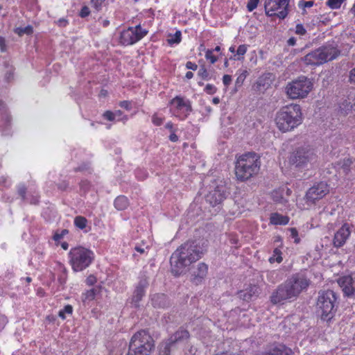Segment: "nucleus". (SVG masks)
Listing matches in <instances>:
<instances>
[{
  "instance_id": "1",
  "label": "nucleus",
  "mask_w": 355,
  "mask_h": 355,
  "mask_svg": "<svg viewBox=\"0 0 355 355\" xmlns=\"http://www.w3.org/2000/svg\"><path fill=\"white\" fill-rule=\"evenodd\" d=\"M202 252L193 242H187L178 248L171 257V272L175 276L185 272L189 266L198 260Z\"/></svg>"
},
{
  "instance_id": "2",
  "label": "nucleus",
  "mask_w": 355,
  "mask_h": 355,
  "mask_svg": "<svg viewBox=\"0 0 355 355\" xmlns=\"http://www.w3.org/2000/svg\"><path fill=\"white\" fill-rule=\"evenodd\" d=\"M275 121L280 131L287 132L293 130L303 121L300 106L292 103L282 107L276 113Z\"/></svg>"
},
{
  "instance_id": "3",
  "label": "nucleus",
  "mask_w": 355,
  "mask_h": 355,
  "mask_svg": "<svg viewBox=\"0 0 355 355\" xmlns=\"http://www.w3.org/2000/svg\"><path fill=\"white\" fill-rule=\"evenodd\" d=\"M260 166V157L256 153L243 154L237 158L236 162V177L240 181H246L259 173Z\"/></svg>"
},
{
  "instance_id": "4",
  "label": "nucleus",
  "mask_w": 355,
  "mask_h": 355,
  "mask_svg": "<svg viewBox=\"0 0 355 355\" xmlns=\"http://www.w3.org/2000/svg\"><path fill=\"white\" fill-rule=\"evenodd\" d=\"M153 348L151 336L146 330H141L132 336L127 355H149Z\"/></svg>"
},
{
  "instance_id": "5",
  "label": "nucleus",
  "mask_w": 355,
  "mask_h": 355,
  "mask_svg": "<svg viewBox=\"0 0 355 355\" xmlns=\"http://www.w3.org/2000/svg\"><path fill=\"white\" fill-rule=\"evenodd\" d=\"M94 259V252L82 246L73 248L69 252V263L75 272L83 271L89 267Z\"/></svg>"
},
{
  "instance_id": "6",
  "label": "nucleus",
  "mask_w": 355,
  "mask_h": 355,
  "mask_svg": "<svg viewBox=\"0 0 355 355\" xmlns=\"http://www.w3.org/2000/svg\"><path fill=\"white\" fill-rule=\"evenodd\" d=\"M336 296L334 291L328 290L320 293L316 304V313L324 321H329L335 313Z\"/></svg>"
},
{
  "instance_id": "7",
  "label": "nucleus",
  "mask_w": 355,
  "mask_h": 355,
  "mask_svg": "<svg viewBox=\"0 0 355 355\" xmlns=\"http://www.w3.org/2000/svg\"><path fill=\"white\" fill-rule=\"evenodd\" d=\"M316 160L315 150L309 146L296 148L291 153L288 163L291 166L298 169L306 168Z\"/></svg>"
},
{
  "instance_id": "8",
  "label": "nucleus",
  "mask_w": 355,
  "mask_h": 355,
  "mask_svg": "<svg viewBox=\"0 0 355 355\" xmlns=\"http://www.w3.org/2000/svg\"><path fill=\"white\" fill-rule=\"evenodd\" d=\"M339 53L336 47L324 46L308 53L303 60L306 64L320 65L336 58Z\"/></svg>"
},
{
  "instance_id": "9",
  "label": "nucleus",
  "mask_w": 355,
  "mask_h": 355,
  "mask_svg": "<svg viewBox=\"0 0 355 355\" xmlns=\"http://www.w3.org/2000/svg\"><path fill=\"white\" fill-rule=\"evenodd\" d=\"M189 332L183 329L178 330L159 345V355H171L175 350L182 345L189 338Z\"/></svg>"
},
{
  "instance_id": "10",
  "label": "nucleus",
  "mask_w": 355,
  "mask_h": 355,
  "mask_svg": "<svg viewBox=\"0 0 355 355\" xmlns=\"http://www.w3.org/2000/svg\"><path fill=\"white\" fill-rule=\"evenodd\" d=\"M312 83L304 76L288 83L286 87V94L291 99L303 98L311 91Z\"/></svg>"
},
{
  "instance_id": "11",
  "label": "nucleus",
  "mask_w": 355,
  "mask_h": 355,
  "mask_svg": "<svg viewBox=\"0 0 355 355\" xmlns=\"http://www.w3.org/2000/svg\"><path fill=\"white\" fill-rule=\"evenodd\" d=\"M148 31L140 24L128 27L120 33L119 43L124 46L132 45L144 38Z\"/></svg>"
},
{
  "instance_id": "12",
  "label": "nucleus",
  "mask_w": 355,
  "mask_h": 355,
  "mask_svg": "<svg viewBox=\"0 0 355 355\" xmlns=\"http://www.w3.org/2000/svg\"><path fill=\"white\" fill-rule=\"evenodd\" d=\"M285 282L296 300L302 292L307 290L311 280L303 273H296L286 279Z\"/></svg>"
},
{
  "instance_id": "13",
  "label": "nucleus",
  "mask_w": 355,
  "mask_h": 355,
  "mask_svg": "<svg viewBox=\"0 0 355 355\" xmlns=\"http://www.w3.org/2000/svg\"><path fill=\"white\" fill-rule=\"evenodd\" d=\"M285 282L296 300L302 292L307 290L311 280L303 273H296L286 279Z\"/></svg>"
},
{
  "instance_id": "14",
  "label": "nucleus",
  "mask_w": 355,
  "mask_h": 355,
  "mask_svg": "<svg viewBox=\"0 0 355 355\" xmlns=\"http://www.w3.org/2000/svg\"><path fill=\"white\" fill-rule=\"evenodd\" d=\"M285 282L296 300L302 292L307 290L311 280L303 273H296L286 279Z\"/></svg>"
},
{
  "instance_id": "15",
  "label": "nucleus",
  "mask_w": 355,
  "mask_h": 355,
  "mask_svg": "<svg viewBox=\"0 0 355 355\" xmlns=\"http://www.w3.org/2000/svg\"><path fill=\"white\" fill-rule=\"evenodd\" d=\"M290 0H266L264 8L268 17L277 16L284 19L288 14Z\"/></svg>"
},
{
  "instance_id": "16",
  "label": "nucleus",
  "mask_w": 355,
  "mask_h": 355,
  "mask_svg": "<svg viewBox=\"0 0 355 355\" xmlns=\"http://www.w3.org/2000/svg\"><path fill=\"white\" fill-rule=\"evenodd\" d=\"M170 111L175 117L184 120L191 111L190 101L181 96H176L170 102Z\"/></svg>"
},
{
  "instance_id": "17",
  "label": "nucleus",
  "mask_w": 355,
  "mask_h": 355,
  "mask_svg": "<svg viewBox=\"0 0 355 355\" xmlns=\"http://www.w3.org/2000/svg\"><path fill=\"white\" fill-rule=\"evenodd\" d=\"M329 192L328 184L324 182H320L314 184L307 191L305 198L308 204L312 205L324 198Z\"/></svg>"
},
{
  "instance_id": "18",
  "label": "nucleus",
  "mask_w": 355,
  "mask_h": 355,
  "mask_svg": "<svg viewBox=\"0 0 355 355\" xmlns=\"http://www.w3.org/2000/svg\"><path fill=\"white\" fill-rule=\"evenodd\" d=\"M295 300L286 282L279 285L270 296V302L273 304H284L285 302Z\"/></svg>"
},
{
  "instance_id": "19",
  "label": "nucleus",
  "mask_w": 355,
  "mask_h": 355,
  "mask_svg": "<svg viewBox=\"0 0 355 355\" xmlns=\"http://www.w3.org/2000/svg\"><path fill=\"white\" fill-rule=\"evenodd\" d=\"M227 197L226 189L224 186H217L206 196V200L213 207L220 205Z\"/></svg>"
},
{
  "instance_id": "20",
  "label": "nucleus",
  "mask_w": 355,
  "mask_h": 355,
  "mask_svg": "<svg viewBox=\"0 0 355 355\" xmlns=\"http://www.w3.org/2000/svg\"><path fill=\"white\" fill-rule=\"evenodd\" d=\"M351 234V227L349 224L345 223L336 232L334 238V245L339 248L343 246L348 239Z\"/></svg>"
},
{
  "instance_id": "21",
  "label": "nucleus",
  "mask_w": 355,
  "mask_h": 355,
  "mask_svg": "<svg viewBox=\"0 0 355 355\" xmlns=\"http://www.w3.org/2000/svg\"><path fill=\"white\" fill-rule=\"evenodd\" d=\"M338 284L345 295L351 296L354 294L355 291L354 282L350 275L340 277L338 279Z\"/></svg>"
},
{
  "instance_id": "22",
  "label": "nucleus",
  "mask_w": 355,
  "mask_h": 355,
  "mask_svg": "<svg viewBox=\"0 0 355 355\" xmlns=\"http://www.w3.org/2000/svg\"><path fill=\"white\" fill-rule=\"evenodd\" d=\"M208 272V266L205 263L198 264L196 269L192 273V282L196 284L200 283L205 278Z\"/></svg>"
},
{
  "instance_id": "23",
  "label": "nucleus",
  "mask_w": 355,
  "mask_h": 355,
  "mask_svg": "<svg viewBox=\"0 0 355 355\" xmlns=\"http://www.w3.org/2000/svg\"><path fill=\"white\" fill-rule=\"evenodd\" d=\"M148 286V282L146 279H144L140 280L138 285L136 287V289L134 292V295L132 297V300L135 303V305H137L139 302L142 299V297L145 295L146 289Z\"/></svg>"
},
{
  "instance_id": "24",
  "label": "nucleus",
  "mask_w": 355,
  "mask_h": 355,
  "mask_svg": "<svg viewBox=\"0 0 355 355\" xmlns=\"http://www.w3.org/2000/svg\"><path fill=\"white\" fill-rule=\"evenodd\" d=\"M289 222V217L279 213H272L270 216V223L274 225H286Z\"/></svg>"
},
{
  "instance_id": "25",
  "label": "nucleus",
  "mask_w": 355,
  "mask_h": 355,
  "mask_svg": "<svg viewBox=\"0 0 355 355\" xmlns=\"http://www.w3.org/2000/svg\"><path fill=\"white\" fill-rule=\"evenodd\" d=\"M151 304L156 308H164L167 305V298L164 294H155L151 297Z\"/></svg>"
},
{
  "instance_id": "26",
  "label": "nucleus",
  "mask_w": 355,
  "mask_h": 355,
  "mask_svg": "<svg viewBox=\"0 0 355 355\" xmlns=\"http://www.w3.org/2000/svg\"><path fill=\"white\" fill-rule=\"evenodd\" d=\"M270 352L272 355H290L291 349L284 345H279L274 347Z\"/></svg>"
},
{
  "instance_id": "27",
  "label": "nucleus",
  "mask_w": 355,
  "mask_h": 355,
  "mask_svg": "<svg viewBox=\"0 0 355 355\" xmlns=\"http://www.w3.org/2000/svg\"><path fill=\"white\" fill-rule=\"evenodd\" d=\"M129 205L128 199L124 196L117 197L114 200V207L118 210L125 209Z\"/></svg>"
},
{
  "instance_id": "28",
  "label": "nucleus",
  "mask_w": 355,
  "mask_h": 355,
  "mask_svg": "<svg viewBox=\"0 0 355 355\" xmlns=\"http://www.w3.org/2000/svg\"><path fill=\"white\" fill-rule=\"evenodd\" d=\"M352 164V161L350 159H344L340 161L338 164L339 173H343L347 175L350 171V167Z\"/></svg>"
},
{
  "instance_id": "29",
  "label": "nucleus",
  "mask_w": 355,
  "mask_h": 355,
  "mask_svg": "<svg viewBox=\"0 0 355 355\" xmlns=\"http://www.w3.org/2000/svg\"><path fill=\"white\" fill-rule=\"evenodd\" d=\"M248 51V45L241 44L239 45L236 54H234L232 57L230 58L231 60H243L244 55Z\"/></svg>"
},
{
  "instance_id": "30",
  "label": "nucleus",
  "mask_w": 355,
  "mask_h": 355,
  "mask_svg": "<svg viewBox=\"0 0 355 355\" xmlns=\"http://www.w3.org/2000/svg\"><path fill=\"white\" fill-rule=\"evenodd\" d=\"M274 202L279 204H285L287 200L284 197V191L282 189L274 190L271 193Z\"/></svg>"
},
{
  "instance_id": "31",
  "label": "nucleus",
  "mask_w": 355,
  "mask_h": 355,
  "mask_svg": "<svg viewBox=\"0 0 355 355\" xmlns=\"http://www.w3.org/2000/svg\"><path fill=\"white\" fill-rule=\"evenodd\" d=\"M258 293V288L253 286L250 288V291H242L239 293V296L244 300L248 301L251 300L252 296Z\"/></svg>"
},
{
  "instance_id": "32",
  "label": "nucleus",
  "mask_w": 355,
  "mask_h": 355,
  "mask_svg": "<svg viewBox=\"0 0 355 355\" xmlns=\"http://www.w3.org/2000/svg\"><path fill=\"white\" fill-rule=\"evenodd\" d=\"M96 296V290L94 288H92L90 290L87 291L82 295V301L84 303L89 302L94 300Z\"/></svg>"
},
{
  "instance_id": "33",
  "label": "nucleus",
  "mask_w": 355,
  "mask_h": 355,
  "mask_svg": "<svg viewBox=\"0 0 355 355\" xmlns=\"http://www.w3.org/2000/svg\"><path fill=\"white\" fill-rule=\"evenodd\" d=\"M236 74L238 75L236 80V85L240 87L243 85L245 79L248 75V72L245 69H239L237 71Z\"/></svg>"
},
{
  "instance_id": "34",
  "label": "nucleus",
  "mask_w": 355,
  "mask_h": 355,
  "mask_svg": "<svg viewBox=\"0 0 355 355\" xmlns=\"http://www.w3.org/2000/svg\"><path fill=\"white\" fill-rule=\"evenodd\" d=\"M283 260V258L282 257V251L279 248H275L273 250V254L272 257L269 258L270 263H272L274 262L281 263Z\"/></svg>"
},
{
  "instance_id": "35",
  "label": "nucleus",
  "mask_w": 355,
  "mask_h": 355,
  "mask_svg": "<svg viewBox=\"0 0 355 355\" xmlns=\"http://www.w3.org/2000/svg\"><path fill=\"white\" fill-rule=\"evenodd\" d=\"M181 36L182 33L180 31L175 32L174 35H170L167 40V42L169 44H178L181 42Z\"/></svg>"
},
{
  "instance_id": "36",
  "label": "nucleus",
  "mask_w": 355,
  "mask_h": 355,
  "mask_svg": "<svg viewBox=\"0 0 355 355\" xmlns=\"http://www.w3.org/2000/svg\"><path fill=\"white\" fill-rule=\"evenodd\" d=\"M33 27L31 26H27L26 27H18L15 29V33L21 36L24 34L31 35L33 33Z\"/></svg>"
},
{
  "instance_id": "37",
  "label": "nucleus",
  "mask_w": 355,
  "mask_h": 355,
  "mask_svg": "<svg viewBox=\"0 0 355 355\" xmlns=\"http://www.w3.org/2000/svg\"><path fill=\"white\" fill-rule=\"evenodd\" d=\"M87 223V220L83 216H76L74 218V224L79 229H84L86 227Z\"/></svg>"
},
{
  "instance_id": "38",
  "label": "nucleus",
  "mask_w": 355,
  "mask_h": 355,
  "mask_svg": "<svg viewBox=\"0 0 355 355\" xmlns=\"http://www.w3.org/2000/svg\"><path fill=\"white\" fill-rule=\"evenodd\" d=\"M72 312H73V307L68 304V305H66L64 309H61L59 313H58V315L59 317H60L62 319L64 320L66 318V315H71L72 314Z\"/></svg>"
},
{
  "instance_id": "39",
  "label": "nucleus",
  "mask_w": 355,
  "mask_h": 355,
  "mask_svg": "<svg viewBox=\"0 0 355 355\" xmlns=\"http://www.w3.org/2000/svg\"><path fill=\"white\" fill-rule=\"evenodd\" d=\"M214 50H210V49H207L205 51V58L207 60H209V62L211 63V64H214L215 62H217L218 60V58L216 56H215L214 54Z\"/></svg>"
},
{
  "instance_id": "40",
  "label": "nucleus",
  "mask_w": 355,
  "mask_h": 355,
  "mask_svg": "<svg viewBox=\"0 0 355 355\" xmlns=\"http://www.w3.org/2000/svg\"><path fill=\"white\" fill-rule=\"evenodd\" d=\"M344 0H328L327 6L331 9H338L340 7Z\"/></svg>"
},
{
  "instance_id": "41",
  "label": "nucleus",
  "mask_w": 355,
  "mask_h": 355,
  "mask_svg": "<svg viewBox=\"0 0 355 355\" xmlns=\"http://www.w3.org/2000/svg\"><path fill=\"white\" fill-rule=\"evenodd\" d=\"M17 193L21 196L22 200L26 199V187L24 184H19L17 186Z\"/></svg>"
},
{
  "instance_id": "42",
  "label": "nucleus",
  "mask_w": 355,
  "mask_h": 355,
  "mask_svg": "<svg viewBox=\"0 0 355 355\" xmlns=\"http://www.w3.org/2000/svg\"><path fill=\"white\" fill-rule=\"evenodd\" d=\"M259 2V0H249L247 3V9L249 12L253 11Z\"/></svg>"
},
{
  "instance_id": "43",
  "label": "nucleus",
  "mask_w": 355,
  "mask_h": 355,
  "mask_svg": "<svg viewBox=\"0 0 355 355\" xmlns=\"http://www.w3.org/2000/svg\"><path fill=\"white\" fill-rule=\"evenodd\" d=\"M313 6V1H301L299 2V7L302 8L304 10L303 14L305 12L306 8H311Z\"/></svg>"
},
{
  "instance_id": "44",
  "label": "nucleus",
  "mask_w": 355,
  "mask_h": 355,
  "mask_svg": "<svg viewBox=\"0 0 355 355\" xmlns=\"http://www.w3.org/2000/svg\"><path fill=\"white\" fill-rule=\"evenodd\" d=\"M295 33L300 35H304L306 34V31L302 24H298L295 26Z\"/></svg>"
},
{
  "instance_id": "45",
  "label": "nucleus",
  "mask_w": 355,
  "mask_h": 355,
  "mask_svg": "<svg viewBox=\"0 0 355 355\" xmlns=\"http://www.w3.org/2000/svg\"><path fill=\"white\" fill-rule=\"evenodd\" d=\"M164 119L162 117L159 116L157 114H154L152 117V122L155 125H160L162 124Z\"/></svg>"
},
{
  "instance_id": "46",
  "label": "nucleus",
  "mask_w": 355,
  "mask_h": 355,
  "mask_svg": "<svg viewBox=\"0 0 355 355\" xmlns=\"http://www.w3.org/2000/svg\"><path fill=\"white\" fill-rule=\"evenodd\" d=\"M11 185L10 180L5 176L0 177V186L8 187Z\"/></svg>"
},
{
  "instance_id": "47",
  "label": "nucleus",
  "mask_w": 355,
  "mask_h": 355,
  "mask_svg": "<svg viewBox=\"0 0 355 355\" xmlns=\"http://www.w3.org/2000/svg\"><path fill=\"white\" fill-rule=\"evenodd\" d=\"M103 1L104 0H91V3L95 9L99 10L101 9Z\"/></svg>"
},
{
  "instance_id": "48",
  "label": "nucleus",
  "mask_w": 355,
  "mask_h": 355,
  "mask_svg": "<svg viewBox=\"0 0 355 355\" xmlns=\"http://www.w3.org/2000/svg\"><path fill=\"white\" fill-rule=\"evenodd\" d=\"M289 231L291 232V236L295 239V243H299L300 239L298 237L297 230L295 228H291Z\"/></svg>"
},
{
  "instance_id": "49",
  "label": "nucleus",
  "mask_w": 355,
  "mask_h": 355,
  "mask_svg": "<svg viewBox=\"0 0 355 355\" xmlns=\"http://www.w3.org/2000/svg\"><path fill=\"white\" fill-rule=\"evenodd\" d=\"M67 233L68 231L67 230H62L61 233L56 232L53 236V239L55 241H58Z\"/></svg>"
},
{
  "instance_id": "50",
  "label": "nucleus",
  "mask_w": 355,
  "mask_h": 355,
  "mask_svg": "<svg viewBox=\"0 0 355 355\" xmlns=\"http://www.w3.org/2000/svg\"><path fill=\"white\" fill-rule=\"evenodd\" d=\"M89 14H90V10L87 6H85L81 8L80 12V16L81 17H87Z\"/></svg>"
},
{
  "instance_id": "51",
  "label": "nucleus",
  "mask_w": 355,
  "mask_h": 355,
  "mask_svg": "<svg viewBox=\"0 0 355 355\" xmlns=\"http://www.w3.org/2000/svg\"><path fill=\"white\" fill-rule=\"evenodd\" d=\"M103 116L108 121H112L115 119L114 114L111 111H106L103 114Z\"/></svg>"
},
{
  "instance_id": "52",
  "label": "nucleus",
  "mask_w": 355,
  "mask_h": 355,
  "mask_svg": "<svg viewBox=\"0 0 355 355\" xmlns=\"http://www.w3.org/2000/svg\"><path fill=\"white\" fill-rule=\"evenodd\" d=\"M198 75L203 79H206L208 76V73L206 68L203 66L198 71Z\"/></svg>"
},
{
  "instance_id": "53",
  "label": "nucleus",
  "mask_w": 355,
  "mask_h": 355,
  "mask_svg": "<svg viewBox=\"0 0 355 355\" xmlns=\"http://www.w3.org/2000/svg\"><path fill=\"white\" fill-rule=\"evenodd\" d=\"M232 82V76L230 75H224L223 77V83L225 86H229Z\"/></svg>"
},
{
  "instance_id": "54",
  "label": "nucleus",
  "mask_w": 355,
  "mask_h": 355,
  "mask_svg": "<svg viewBox=\"0 0 355 355\" xmlns=\"http://www.w3.org/2000/svg\"><path fill=\"white\" fill-rule=\"evenodd\" d=\"M205 90L208 94H214L216 92V88H215V87L214 85H210V84H207L205 86Z\"/></svg>"
},
{
  "instance_id": "55",
  "label": "nucleus",
  "mask_w": 355,
  "mask_h": 355,
  "mask_svg": "<svg viewBox=\"0 0 355 355\" xmlns=\"http://www.w3.org/2000/svg\"><path fill=\"white\" fill-rule=\"evenodd\" d=\"M186 67L188 69L196 71L198 69V66L196 63L189 61L186 63Z\"/></svg>"
},
{
  "instance_id": "56",
  "label": "nucleus",
  "mask_w": 355,
  "mask_h": 355,
  "mask_svg": "<svg viewBox=\"0 0 355 355\" xmlns=\"http://www.w3.org/2000/svg\"><path fill=\"white\" fill-rule=\"evenodd\" d=\"M119 105L123 107V108H125L127 110H130V103L129 101H121L119 103Z\"/></svg>"
},
{
  "instance_id": "57",
  "label": "nucleus",
  "mask_w": 355,
  "mask_h": 355,
  "mask_svg": "<svg viewBox=\"0 0 355 355\" xmlns=\"http://www.w3.org/2000/svg\"><path fill=\"white\" fill-rule=\"evenodd\" d=\"M169 139L173 141V142H176L178 141V135L175 133V131L173 132H171V135L169 136Z\"/></svg>"
},
{
  "instance_id": "58",
  "label": "nucleus",
  "mask_w": 355,
  "mask_h": 355,
  "mask_svg": "<svg viewBox=\"0 0 355 355\" xmlns=\"http://www.w3.org/2000/svg\"><path fill=\"white\" fill-rule=\"evenodd\" d=\"M68 24V21L67 20H66L64 18H62V19H60L59 20H58L57 21V24L60 26H66L67 24Z\"/></svg>"
},
{
  "instance_id": "59",
  "label": "nucleus",
  "mask_w": 355,
  "mask_h": 355,
  "mask_svg": "<svg viewBox=\"0 0 355 355\" xmlns=\"http://www.w3.org/2000/svg\"><path fill=\"white\" fill-rule=\"evenodd\" d=\"M349 80L355 83V67L350 71Z\"/></svg>"
},
{
  "instance_id": "60",
  "label": "nucleus",
  "mask_w": 355,
  "mask_h": 355,
  "mask_svg": "<svg viewBox=\"0 0 355 355\" xmlns=\"http://www.w3.org/2000/svg\"><path fill=\"white\" fill-rule=\"evenodd\" d=\"M0 49L1 51H4L6 49L5 40L2 37H0Z\"/></svg>"
},
{
  "instance_id": "61",
  "label": "nucleus",
  "mask_w": 355,
  "mask_h": 355,
  "mask_svg": "<svg viewBox=\"0 0 355 355\" xmlns=\"http://www.w3.org/2000/svg\"><path fill=\"white\" fill-rule=\"evenodd\" d=\"M148 248H142L141 246H135V249L137 252H139L140 254H144L146 252V249H147Z\"/></svg>"
},
{
  "instance_id": "62",
  "label": "nucleus",
  "mask_w": 355,
  "mask_h": 355,
  "mask_svg": "<svg viewBox=\"0 0 355 355\" xmlns=\"http://www.w3.org/2000/svg\"><path fill=\"white\" fill-rule=\"evenodd\" d=\"M287 43L289 46H294L296 44V39L293 37L288 39Z\"/></svg>"
},
{
  "instance_id": "63",
  "label": "nucleus",
  "mask_w": 355,
  "mask_h": 355,
  "mask_svg": "<svg viewBox=\"0 0 355 355\" xmlns=\"http://www.w3.org/2000/svg\"><path fill=\"white\" fill-rule=\"evenodd\" d=\"M165 127L166 128L170 130L171 132L175 131L173 129V124L171 122H168Z\"/></svg>"
},
{
  "instance_id": "64",
  "label": "nucleus",
  "mask_w": 355,
  "mask_h": 355,
  "mask_svg": "<svg viewBox=\"0 0 355 355\" xmlns=\"http://www.w3.org/2000/svg\"><path fill=\"white\" fill-rule=\"evenodd\" d=\"M101 24L103 27H107L110 25V21L108 19H103Z\"/></svg>"
}]
</instances>
